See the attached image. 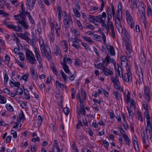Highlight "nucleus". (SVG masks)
<instances>
[{"mask_svg": "<svg viewBox=\"0 0 152 152\" xmlns=\"http://www.w3.org/2000/svg\"><path fill=\"white\" fill-rule=\"evenodd\" d=\"M145 115L147 119V124L145 129L147 136L148 138L149 137L150 139H151L152 134V125L150 121V117L149 112L146 111L145 113Z\"/></svg>", "mask_w": 152, "mask_h": 152, "instance_id": "1", "label": "nucleus"}, {"mask_svg": "<svg viewBox=\"0 0 152 152\" xmlns=\"http://www.w3.org/2000/svg\"><path fill=\"white\" fill-rule=\"evenodd\" d=\"M26 59L31 64H36L37 63L35 56L32 51L28 49H27L26 51Z\"/></svg>", "mask_w": 152, "mask_h": 152, "instance_id": "2", "label": "nucleus"}, {"mask_svg": "<svg viewBox=\"0 0 152 152\" xmlns=\"http://www.w3.org/2000/svg\"><path fill=\"white\" fill-rule=\"evenodd\" d=\"M63 22L66 30H68L69 26L72 25L73 24L71 15L69 14L67 16L66 15H65L64 17Z\"/></svg>", "mask_w": 152, "mask_h": 152, "instance_id": "3", "label": "nucleus"}, {"mask_svg": "<svg viewBox=\"0 0 152 152\" xmlns=\"http://www.w3.org/2000/svg\"><path fill=\"white\" fill-rule=\"evenodd\" d=\"M115 20V24L117 28L118 31L121 32L123 31V28L121 24V21L122 20V12H121L120 14H116Z\"/></svg>", "mask_w": 152, "mask_h": 152, "instance_id": "4", "label": "nucleus"}, {"mask_svg": "<svg viewBox=\"0 0 152 152\" xmlns=\"http://www.w3.org/2000/svg\"><path fill=\"white\" fill-rule=\"evenodd\" d=\"M40 50L43 56H45L47 58L48 60L50 61L51 60V53L50 51H48L45 49V46L40 47Z\"/></svg>", "mask_w": 152, "mask_h": 152, "instance_id": "5", "label": "nucleus"}, {"mask_svg": "<svg viewBox=\"0 0 152 152\" xmlns=\"http://www.w3.org/2000/svg\"><path fill=\"white\" fill-rule=\"evenodd\" d=\"M126 15L127 20L129 25L131 28H134V24L133 19L127 10L126 11Z\"/></svg>", "mask_w": 152, "mask_h": 152, "instance_id": "6", "label": "nucleus"}, {"mask_svg": "<svg viewBox=\"0 0 152 152\" xmlns=\"http://www.w3.org/2000/svg\"><path fill=\"white\" fill-rule=\"evenodd\" d=\"M102 70L105 76H108V75H113V72L110 69H107L104 66H102Z\"/></svg>", "mask_w": 152, "mask_h": 152, "instance_id": "7", "label": "nucleus"}, {"mask_svg": "<svg viewBox=\"0 0 152 152\" xmlns=\"http://www.w3.org/2000/svg\"><path fill=\"white\" fill-rule=\"evenodd\" d=\"M6 27L12 29L16 31H21V27L19 26H16L12 24H7V25Z\"/></svg>", "mask_w": 152, "mask_h": 152, "instance_id": "8", "label": "nucleus"}, {"mask_svg": "<svg viewBox=\"0 0 152 152\" xmlns=\"http://www.w3.org/2000/svg\"><path fill=\"white\" fill-rule=\"evenodd\" d=\"M61 47L63 49H65L64 51L66 53L67 52L68 49V46L67 41L66 40H63L61 42Z\"/></svg>", "mask_w": 152, "mask_h": 152, "instance_id": "9", "label": "nucleus"}, {"mask_svg": "<svg viewBox=\"0 0 152 152\" xmlns=\"http://www.w3.org/2000/svg\"><path fill=\"white\" fill-rule=\"evenodd\" d=\"M106 47L108 52L110 53L112 55L114 56L115 55V53L113 46L107 45Z\"/></svg>", "mask_w": 152, "mask_h": 152, "instance_id": "10", "label": "nucleus"}, {"mask_svg": "<svg viewBox=\"0 0 152 152\" xmlns=\"http://www.w3.org/2000/svg\"><path fill=\"white\" fill-rule=\"evenodd\" d=\"M25 20V19L19 20V21H18L17 23H18L19 24H21V25L23 26L25 28L28 29L29 27V26L28 25L27 23H26Z\"/></svg>", "mask_w": 152, "mask_h": 152, "instance_id": "11", "label": "nucleus"}, {"mask_svg": "<svg viewBox=\"0 0 152 152\" xmlns=\"http://www.w3.org/2000/svg\"><path fill=\"white\" fill-rule=\"evenodd\" d=\"M102 60L103 64H104L105 63V66H107L110 64V57L109 56L108 54H107L105 59H104L102 58Z\"/></svg>", "mask_w": 152, "mask_h": 152, "instance_id": "12", "label": "nucleus"}, {"mask_svg": "<svg viewBox=\"0 0 152 152\" xmlns=\"http://www.w3.org/2000/svg\"><path fill=\"white\" fill-rule=\"evenodd\" d=\"M131 42L130 41H125V45L126 48V50L128 51L131 53Z\"/></svg>", "mask_w": 152, "mask_h": 152, "instance_id": "13", "label": "nucleus"}, {"mask_svg": "<svg viewBox=\"0 0 152 152\" xmlns=\"http://www.w3.org/2000/svg\"><path fill=\"white\" fill-rule=\"evenodd\" d=\"M17 34L19 37L25 40H26L28 37L27 35L24 33H17Z\"/></svg>", "mask_w": 152, "mask_h": 152, "instance_id": "14", "label": "nucleus"}, {"mask_svg": "<svg viewBox=\"0 0 152 152\" xmlns=\"http://www.w3.org/2000/svg\"><path fill=\"white\" fill-rule=\"evenodd\" d=\"M20 13L19 15L20 16V18L21 19H25L26 15V13L27 11H19Z\"/></svg>", "mask_w": 152, "mask_h": 152, "instance_id": "15", "label": "nucleus"}, {"mask_svg": "<svg viewBox=\"0 0 152 152\" xmlns=\"http://www.w3.org/2000/svg\"><path fill=\"white\" fill-rule=\"evenodd\" d=\"M95 18H96V19L100 22L101 23V25L103 24L104 23H105V20H104V19L101 18L100 15L96 16Z\"/></svg>", "mask_w": 152, "mask_h": 152, "instance_id": "16", "label": "nucleus"}, {"mask_svg": "<svg viewBox=\"0 0 152 152\" xmlns=\"http://www.w3.org/2000/svg\"><path fill=\"white\" fill-rule=\"evenodd\" d=\"M113 94L117 100L119 101L120 99H121L120 94L117 91H115L113 92Z\"/></svg>", "mask_w": 152, "mask_h": 152, "instance_id": "17", "label": "nucleus"}, {"mask_svg": "<svg viewBox=\"0 0 152 152\" xmlns=\"http://www.w3.org/2000/svg\"><path fill=\"white\" fill-rule=\"evenodd\" d=\"M123 80L127 82H129L130 81V80H132V75H130V77L128 76V75L125 74L124 76H123Z\"/></svg>", "mask_w": 152, "mask_h": 152, "instance_id": "18", "label": "nucleus"}, {"mask_svg": "<svg viewBox=\"0 0 152 152\" xmlns=\"http://www.w3.org/2000/svg\"><path fill=\"white\" fill-rule=\"evenodd\" d=\"M121 67H118L116 72V74H118L121 78H122L123 77V75L121 71Z\"/></svg>", "mask_w": 152, "mask_h": 152, "instance_id": "19", "label": "nucleus"}, {"mask_svg": "<svg viewBox=\"0 0 152 152\" xmlns=\"http://www.w3.org/2000/svg\"><path fill=\"white\" fill-rule=\"evenodd\" d=\"M26 15L28 16V18L29 20L30 21L31 23L32 24L34 23V21L32 18V16L31 15L30 12H27L26 13Z\"/></svg>", "mask_w": 152, "mask_h": 152, "instance_id": "20", "label": "nucleus"}, {"mask_svg": "<svg viewBox=\"0 0 152 152\" xmlns=\"http://www.w3.org/2000/svg\"><path fill=\"white\" fill-rule=\"evenodd\" d=\"M77 110L78 112V114L79 115L81 114L82 115H85L86 114V112L84 107L82 109H77Z\"/></svg>", "mask_w": 152, "mask_h": 152, "instance_id": "21", "label": "nucleus"}, {"mask_svg": "<svg viewBox=\"0 0 152 152\" xmlns=\"http://www.w3.org/2000/svg\"><path fill=\"white\" fill-rule=\"evenodd\" d=\"M92 37H93L95 40L99 42L101 41V37L100 36H98L96 34H94L92 35Z\"/></svg>", "mask_w": 152, "mask_h": 152, "instance_id": "22", "label": "nucleus"}, {"mask_svg": "<svg viewBox=\"0 0 152 152\" xmlns=\"http://www.w3.org/2000/svg\"><path fill=\"white\" fill-rule=\"evenodd\" d=\"M71 41L73 43H79L80 40L77 37L73 38L71 37L70 38Z\"/></svg>", "mask_w": 152, "mask_h": 152, "instance_id": "23", "label": "nucleus"}, {"mask_svg": "<svg viewBox=\"0 0 152 152\" xmlns=\"http://www.w3.org/2000/svg\"><path fill=\"white\" fill-rule=\"evenodd\" d=\"M37 61L39 64H40L42 61V58L39 53L35 54Z\"/></svg>", "mask_w": 152, "mask_h": 152, "instance_id": "24", "label": "nucleus"}, {"mask_svg": "<svg viewBox=\"0 0 152 152\" xmlns=\"http://www.w3.org/2000/svg\"><path fill=\"white\" fill-rule=\"evenodd\" d=\"M73 10L75 16L77 17H80V14L77 9L76 8H73Z\"/></svg>", "mask_w": 152, "mask_h": 152, "instance_id": "25", "label": "nucleus"}, {"mask_svg": "<svg viewBox=\"0 0 152 152\" xmlns=\"http://www.w3.org/2000/svg\"><path fill=\"white\" fill-rule=\"evenodd\" d=\"M7 99L1 95H0V103L2 104H4L6 103Z\"/></svg>", "mask_w": 152, "mask_h": 152, "instance_id": "26", "label": "nucleus"}, {"mask_svg": "<svg viewBox=\"0 0 152 152\" xmlns=\"http://www.w3.org/2000/svg\"><path fill=\"white\" fill-rule=\"evenodd\" d=\"M110 79L112 81V82L113 83V84L114 85L116 84V83H119V81L118 79H116L113 76H111L110 77Z\"/></svg>", "mask_w": 152, "mask_h": 152, "instance_id": "27", "label": "nucleus"}, {"mask_svg": "<svg viewBox=\"0 0 152 152\" xmlns=\"http://www.w3.org/2000/svg\"><path fill=\"white\" fill-rule=\"evenodd\" d=\"M20 59L21 61H23L25 59V56L23 53L20 52L18 53Z\"/></svg>", "mask_w": 152, "mask_h": 152, "instance_id": "28", "label": "nucleus"}, {"mask_svg": "<svg viewBox=\"0 0 152 152\" xmlns=\"http://www.w3.org/2000/svg\"><path fill=\"white\" fill-rule=\"evenodd\" d=\"M16 91L17 95H20L22 94L23 92L22 89L19 87L17 88Z\"/></svg>", "mask_w": 152, "mask_h": 152, "instance_id": "29", "label": "nucleus"}, {"mask_svg": "<svg viewBox=\"0 0 152 152\" xmlns=\"http://www.w3.org/2000/svg\"><path fill=\"white\" fill-rule=\"evenodd\" d=\"M110 111L109 112L110 119L111 120H113L115 118V116L112 110H110Z\"/></svg>", "mask_w": 152, "mask_h": 152, "instance_id": "30", "label": "nucleus"}, {"mask_svg": "<svg viewBox=\"0 0 152 152\" xmlns=\"http://www.w3.org/2000/svg\"><path fill=\"white\" fill-rule=\"evenodd\" d=\"M3 74L4 75V83L5 84H7L8 80L9 77L6 72H4Z\"/></svg>", "mask_w": 152, "mask_h": 152, "instance_id": "31", "label": "nucleus"}, {"mask_svg": "<svg viewBox=\"0 0 152 152\" xmlns=\"http://www.w3.org/2000/svg\"><path fill=\"white\" fill-rule=\"evenodd\" d=\"M82 37L84 41H86L89 42H93V41L91 40L90 38L84 36H82Z\"/></svg>", "mask_w": 152, "mask_h": 152, "instance_id": "32", "label": "nucleus"}, {"mask_svg": "<svg viewBox=\"0 0 152 152\" xmlns=\"http://www.w3.org/2000/svg\"><path fill=\"white\" fill-rule=\"evenodd\" d=\"M140 58L141 61L144 64H145L146 63V59L145 58L144 55L143 54L142 55H141L140 56Z\"/></svg>", "mask_w": 152, "mask_h": 152, "instance_id": "33", "label": "nucleus"}, {"mask_svg": "<svg viewBox=\"0 0 152 152\" xmlns=\"http://www.w3.org/2000/svg\"><path fill=\"white\" fill-rule=\"evenodd\" d=\"M63 68L65 72L66 73H68L69 71L68 66L66 64H63Z\"/></svg>", "mask_w": 152, "mask_h": 152, "instance_id": "34", "label": "nucleus"}, {"mask_svg": "<svg viewBox=\"0 0 152 152\" xmlns=\"http://www.w3.org/2000/svg\"><path fill=\"white\" fill-rule=\"evenodd\" d=\"M128 60L126 56H123L121 57V64H122V62H125L126 63L127 62Z\"/></svg>", "mask_w": 152, "mask_h": 152, "instance_id": "35", "label": "nucleus"}, {"mask_svg": "<svg viewBox=\"0 0 152 152\" xmlns=\"http://www.w3.org/2000/svg\"><path fill=\"white\" fill-rule=\"evenodd\" d=\"M60 28L61 26H60L59 27L56 28L55 29L56 36L58 37H60Z\"/></svg>", "mask_w": 152, "mask_h": 152, "instance_id": "36", "label": "nucleus"}, {"mask_svg": "<svg viewBox=\"0 0 152 152\" xmlns=\"http://www.w3.org/2000/svg\"><path fill=\"white\" fill-rule=\"evenodd\" d=\"M7 109L9 111L12 112L14 111L13 107L10 104H7L6 105Z\"/></svg>", "mask_w": 152, "mask_h": 152, "instance_id": "37", "label": "nucleus"}, {"mask_svg": "<svg viewBox=\"0 0 152 152\" xmlns=\"http://www.w3.org/2000/svg\"><path fill=\"white\" fill-rule=\"evenodd\" d=\"M127 109L129 112V116L131 117H133L134 114V113L132 111L130 108L127 107Z\"/></svg>", "mask_w": 152, "mask_h": 152, "instance_id": "38", "label": "nucleus"}, {"mask_svg": "<svg viewBox=\"0 0 152 152\" xmlns=\"http://www.w3.org/2000/svg\"><path fill=\"white\" fill-rule=\"evenodd\" d=\"M138 1L137 0H134L132 8V9L137 8V4Z\"/></svg>", "mask_w": 152, "mask_h": 152, "instance_id": "39", "label": "nucleus"}, {"mask_svg": "<svg viewBox=\"0 0 152 152\" xmlns=\"http://www.w3.org/2000/svg\"><path fill=\"white\" fill-rule=\"evenodd\" d=\"M120 84V83H116L114 85L115 88L117 89L120 90V91H123V89L121 88V87L119 86Z\"/></svg>", "mask_w": 152, "mask_h": 152, "instance_id": "40", "label": "nucleus"}, {"mask_svg": "<svg viewBox=\"0 0 152 152\" xmlns=\"http://www.w3.org/2000/svg\"><path fill=\"white\" fill-rule=\"evenodd\" d=\"M37 120L38 122H37L38 126H40L42 122V119L41 115H39L38 116Z\"/></svg>", "mask_w": 152, "mask_h": 152, "instance_id": "41", "label": "nucleus"}, {"mask_svg": "<svg viewBox=\"0 0 152 152\" xmlns=\"http://www.w3.org/2000/svg\"><path fill=\"white\" fill-rule=\"evenodd\" d=\"M64 112L66 115H68L69 112V109L68 107L64 108L63 110Z\"/></svg>", "mask_w": 152, "mask_h": 152, "instance_id": "42", "label": "nucleus"}, {"mask_svg": "<svg viewBox=\"0 0 152 152\" xmlns=\"http://www.w3.org/2000/svg\"><path fill=\"white\" fill-rule=\"evenodd\" d=\"M53 152H60L59 149L57 145H53Z\"/></svg>", "mask_w": 152, "mask_h": 152, "instance_id": "43", "label": "nucleus"}, {"mask_svg": "<svg viewBox=\"0 0 152 152\" xmlns=\"http://www.w3.org/2000/svg\"><path fill=\"white\" fill-rule=\"evenodd\" d=\"M144 93L145 95L150 94L149 88L147 86H145L144 88Z\"/></svg>", "mask_w": 152, "mask_h": 152, "instance_id": "44", "label": "nucleus"}, {"mask_svg": "<svg viewBox=\"0 0 152 152\" xmlns=\"http://www.w3.org/2000/svg\"><path fill=\"white\" fill-rule=\"evenodd\" d=\"M15 60L16 62L19 65L21 68H23V65L24 64L20 62L17 59H15Z\"/></svg>", "mask_w": 152, "mask_h": 152, "instance_id": "45", "label": "nucleus"}, {"mask_svg": "<svg viewBox=\"0 0 152 152\" xmlns=\"http://www.w3.org/2000/svg\"><path fill=\"white\" fill-rule=\"evenodd\" d=\"M30 71L31 72V75L34 76H36L37 74V72L35 71L34 69L32 67L30 69Z\"/></svg>", "mask_w": 152, "mask_h": 152, "instance_id": "46", "label": "nucleus"}, {"mask_svg": "<svg viewBox=\"0 0 152 152\" xmlns=\"http://www.w3.org/2000/svg\"><path fill=\"white\" fill-rule=\"evenodd\" d=\"M26 41H27L31 45H34V42L33 41H31V39L29 38L28 37Z\"/></svg>", "mask_w": 152, "mask_h": 152, "instance_id": "47", "label": "nucleus"}, {"mask_svg": "<svg viewBox=\"0 0 152 152\" xmlns=\"http://www.w3.org/2000/svg\"><path fill=\"white\" fill-rule=\"evenodd\" d=\"M102 141L104 144V147L108 149V147L107 146L109 145L108 142L105 140H102Z\"/></svg>", "mask_w": 152, "mask_h": 152, "instance_id": "48", "label": "nucleus"}, {"mask_svg": "<svg viewBox=\"0 0 152 152\" xmlns=\"http://www.w3.org/2000/svg\"><path fill=\"white\" fill-rule=\"evenodd\" d=\"M11 133L13 135V136L14 138H16L17 136V132L14 130H12L11 131Z\"/></svg>", "mask_w": 152, "mask_h": 152, "instance_id": "49", "label": "nucleus"}, {"mask_svg": "<svg viewBox=\"0 0 152 152\" xmlns=\"http://www.w3.org/2000/svg\"><path fill=\"white\" fill-rule=\"evenodd\" d=\"M73 32L75 34L76 37H79L80 35V33L77 29L75 28L73 30Z\"/></svg>", "mask_w": 152, "mask_h": 152, "instance_id": "50", "label": "nucleus"}, {"mask_svg": "<svg viewBox=\"0 0 152 152\" xmlns=\"http://www.w3.org/2000/svg\"><path fill=\"white\" fill-rule=\"evenodd\" d=\"M86 28L92 30H93L94 29V27L91 24L86 25L85 27Z\"/></svg>", "mask_w": 152, "mask_h": 152, "instance_id": "51", "label": "nucleus"}, {"mask_svg": "<svg viewBox=\"0 0 152 152\" xmlns=\"http://www.w3.org/2000/svg\"><path fill=\"white\" fill-rule=\"evenodd\" d=\"M81 45L85 48L86 50H90L89 46L86 43L84 42H82Z\"/></svg>", "mask_w": 152, "mask_h": 152, "instance_id": "52", "label": "nucleus"}, {"mask_svg": "<svg viewBox=\"0 0 152 152\" xmlns=\"http://www.w3.org/2000/svg\"><path fill=\"white\" fill-rule=\"evenodd\" d=\"M95 17L93 15H90L89 16V18L91 19V20H89L90 22H91V23H92L94 20H95L96 19L95 18Z\"/></svg>", "mask_w": 152, "mask_h": 152, "instance_id": "53", "label": "nucleus"}, {"mask_svg": "<svg viewBox=\"0 0 152 152\" xmlns=\"http://www.w3.org/2000/svg\"><path fill=\"white\" fill-rule=\"evenodd\" d=\"M29 76V74L28 73H26L22 77V79L24 80H25L26 81H27V80H26V79H27V78ZM21 79V78H20V80Z\"/></svg>", "mask_w": 152, "mask_h": 152, "instance_id": "54", "label": "nucleus"}, {"mask_svg": "<svg viewBox=\"0 0 152 152\" xmlns=\"http://www.w3.org/2000/svg\"><path fill=\"white\" fill-rule=\"evenodd\" d=\"M118 129L119 130V131L120 132V133L122 134H125V131L123 129V128L121 126H119L118 127Z\"/></svg>", "mask_w": 152, "mask_h": 152, "instance_id": "55", "label": "nucleus"}, {"mask_svg": "<svg viewBox=\"0 0 152 152\" xmlns=\"http://www.w3.org/2000/svg\"><path fill=\"white\" fill-rule=\"evenodd\" d=\"M148 14L149 16L152 15V11L151 8V7L148 6Z\"/></svg>", "mask_w": 152, "mask_h": 152, "instance_id": "56", "label": "nucleus"}, {"mask_svg": "<svg viewBox=\"0 0 152 152\" xmlns=\"http://www.w3.org/2000/svg\"><path fill=\"white\" fill-rule=\"evenodd\" d=\"M81 93H82V96H83L84 99H86V94L85 91L84 90H81Z\"/></svg>", "mask_w": 152, "mask_h": 152, "instance_id": "57", "label": "nucleus"}, {"mask_svg": "<svg viewBox=\"0 0 152 152\" xmlns=\"http://www.w3.org/2000/svg\"><path fill=\"white\" fill-rule=\"evenodd\" d=\"M101 25L102 26H103L105 28L106 30L107 31V33H108V31L109 30V27L105 23H104L103 24H102Z\"/></svg>", "mask_w": 152, "mask_h": 152, "instance_id": "58", "label": "nucleus"}, {"mask_svg": "<svg viewBox=\"0 0 152 152\" xmlns=\"http://www.w3.org/2000/svg\"><path fill=\"white\" fill-rule=\"evenodd\" d=\"M100 1L102 2L101 7L100 9V11L101 12L103 10L104 7V2L103 0H100Z\"/></svg>", "mask_w": 152, "mask_h": 152, "instance_id": "59", "label": "nucleus"}, {"mask_svg": "<svg viewBox=\"0 0 152 152\" xmlns=\"http://www.w3.org/2000/svg\"><path fill=\"white\" fill-rule=\"evenodd\" d=\"M62 77L64 79V81L65 82V83L66 82V77H67V75L64 73H62V74L61 75Z\"/></svg>", "mask_w": 152, "mask_h": 152, "instance_id": "60", "label": "nucleus"}, {"mask_svg": "<svg viewBox=\"0 0 152 152\" xmlns=\"http://www.w3.org/2000/svg\"><path fill=\"white\" fill-rule=\"evenodd\" d=\"M12 138L11 136H8L7 137L6 139V143H9L10 142Z\"/></svg>", "mask_w": 152, "mask_h": 152, "instance_id": "61", "label": "nucleus"}, {"mask_svg": "<svg viewBox=\"0 0 152 152\" xmlns=\"http://www.w3.org/2000/svg\"><path fill=\"white\" fill-rule=\"evenodd\" d=\"M77 23L80 29L81 30L83 29V27L80 21L77 20Z\"/></svg>", "mask_w": 152, "mask_h": 152, "instance_id": "62", "label": "nucleus"}, {"mask_svg": "<svg viewBox=\"0 0 152 152\" xmlns=\"http://www.w3.org/2000/svg\"><path fill=\"white\" fill-rule=\"evenodd\" d=\"M139 78L140 83H142V82L143 80V75L142 73H141L139 74Z\"/></svg>", "mask_w": 152, "mask_h": 152, "instance_id": "63", "label": "nucleus"}, {"mask_svg": "<svg viewBox=\"0 0 152 152\" xmlns=\"http://www.w3.org/2000/svg\"><path fill=\"white\" fill-rule=\"evenodd\" d=\"M3 91L4 93L8 95L10 94V91L7 88H5Z\"/></svg>", "mask_w": 152, "mask_h": 152, "instance_id": "64", "label": "nucleus"}]
</instances>
